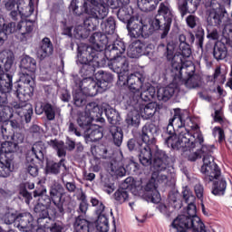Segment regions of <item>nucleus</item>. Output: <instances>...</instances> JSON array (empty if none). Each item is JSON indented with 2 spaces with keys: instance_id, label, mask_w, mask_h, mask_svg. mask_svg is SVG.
Returning <instances> with one entry per match:
<instances>
[{
  "instance_id": "f257e3e1",
  "label": "nucleus",
  "mask_w": 232,
  "mask_h": 232,
  "mask_svg": "<svg viewBox=\"0 0 232 232\" xmlns=\"http://www.w3.org/2000/svg\"><path fill=\"white\" fill-rule=\"evenodd\" d=\"M183 200L186 202L187 213L179 215L171 223V226L177 232H208L206 225L202 219L197 216V205L195 204L197 198L191 190L185 188L182 191Z\"/></svg>"
},
{
  "instance_id": "f03ea898",
  "label": "nucleus",
  "mask_w": 232,
  "mask_h": 232,
  "mask_svg": "<svg viewBox=\"0 0 232 232\" xmlns=\"http://www.w3.org/2000/svg\"><path fill=\"white\" fill-rule=\"evenodd\" d=\"M20 82H23L22 85ZM16 82L14 85V93L19 99L21 102L14 105V110H17L19 117L22 121H24L26 124L32 122V117L34 115V107L32 104L26 102L34 97V91L35 90V79L30 80V82Z\"/></svg>"
},
{
  "instance_id": "7ed1b4c3",
  "label": "nucleus",
  "mask_w": 232,
  "mask_h": 232,
  "mask_svg": "<svg viewBox=\"0 0 232 232\" xmlns=\"http://www.w3.org/2000/svg\"><path fill=\"white\" fill-rule=\"evenodd\" d=\"M83 10L90 15L83 21L87 32H95L99 28V20L108 15V6H113L111 0H83Z\"/></svg>"
},
{
  "instance_id": "20e7f679",
  "label": "nucleus",
  "mask_w": 232,
  "mask_h": 232,
  "mask_svg": "<svg viewBox=\"0 0 232 232\" xmlns=\"http://www.w3.org/2000/svg\"><path fill=\"white\" fill-rule=\"evenodd\" d=\"M76 64L80 67V75L84 79H90L95 74V64L106 66L104 56L97 54L93 47L84 45L78 50Z\"/></svg>"
},
{
  "instance_id": "39448f33",
  "label": "nucleus",
  "mask_w": 232,
  "mask_h": 232,
  "mask_svg": "<svg viewBox=\"0 0 232 232\" xmlns=\"http://www.w3.org/2000/svg\"><path fill=\"white\" fill-rule=\"evenodd\" d=\"M33 32L34 24L32 22L20 21L17 24L14 22L6 24L5 18L0 15V36H2L3 44L8 39V35H12V34H16L17 41L26 44L34 37Z\"/></svg>"
},
{
  "instance_id": "423d86ee",
  "label": "nucleus",
  "mask_w": 232,
  "mask_h": 232,
  "mask_svg": "<svg viewBox=\"0 0 232 232\" xmlns=\"http://www.w3.org/2000/svg\"><path fill=\"white\" fill-rule=\"evenodd\" d=\"M207 10V23L208 26H226L229 23V14L226 7L218 0H205Z\"/></svg>"
},
{
  "instance_id": "0eeeda50",
  "label": "nucleus",
  "mask_w": 232,
  "mask_h": 232,
  "mask_svg": "<svg viewBox=\"0 0 232 232\" xmlns=\"http://www.w3.org/2000/svg\"><path fill=\"white\" fill-rule=\"evenodd\" d=\"M14 56L8 54V53H0V92H12L14 88V73L12 66L14 65Z\"/></svg>"
},
{
  "instance_id": "6e6552de",
  "label": "nucleus",
  "mask_w": 232,
  "mask_h": 232,
  "mask_svg": "<svg viewBox=\"0 0 232 232\" xmlns=\"http://www.w3.org/2000/svg\"><path fill=\"white\" fill-rule=\"evenodd\" d=\"M195 40L198 48H204V29L202 27H198L195 34L193 33L179 34V51L185 59L191 57V46L189 44H193Z\"/></svg>"
},
{
  "instance_id": "1a4fd4ad",
  "label": "nucleus",
  "mask_w": 232,
  "mask_h": 232,
  "mask_svg": "<svg viewBox=\"0 0 232 232\" xmlns=\"http://www.w3.org/2000/svg\"><path fill=\"white\" fill-rule=\"evenodd\" d=\"M201 153L203 157V165L201 166V173L206 175V180H213L222 177V170L217 163L215 158L211 155L213 151L209 146H202Z\"/></svg>"
},
{
  "instance_id": "9d476101",
  "label": "nucleus",
  "mask_w": 232,
  "mask_h": 232,
  "mask_svg": "<svg viewBox=\"0 0 232 232\" xmlns=\"http://www.w3.org/2000/svg\"><path fill=\"white\" fill-rule=\"evenodd\" d=\"M64 188L60 183H54L50 187L49 197L54 207L50 208L52 218H63L66 211L64 210Z\"/></svg>"
},
{
  "instance_id": "9b49d317",
  "label": "nucleus",
  "mask_w": 232,
  "mask_h": 232,
  "mask_svg": "<svg viewBox=\"0 0 232 232\" xmlns=\"http://www.w3.org/2000/svg\"><path fill=\"white\" fill-rule=\"evenodd\" d=\"M153 172L158 175L156 182L159 184H166L168 182V175L162 174V171H169V168H173L171 158L166 154L164 150H156L153 160Z\"/></svg>"
},
{
  "instance_id": "f8f14e48",
  "label": "nucleus",
  "mask_w": 232,
  "mask_h": 232,
  "mask_svg": "<svg viewBox=\"0 0 232 232\" xmlns=\"http://www.w3.org/2000/svg\"><path fill=\"white\" fill-rule=\"evenodd\" d=\"M144 81H146L144 74L139 72L129 75V92L126 94V97L129 99L127 101L129 106L135 108V106L139 104V100L140 99V91L143 88Z\"/></svg>"
},
{
  "instance_id": "ddd939ff",
  "label": "nucleus",
  "mask_w": 232,
  "mask_h": 232,
  "mask_svg": "<svg viewBox=\"0 0 232 232\" xmlns=\"http://www.w3.org/2000/svg\"><path fill=\"white\" fill-rule=\"evenodd\" d=\"M104 113L111 126L109 128V131L111 135L112 140L118 148L122 146V140L124 139V132L121 127L116 126V124L121 121V115L113 108H107Z\"/></svg>"
},
{
  "instance_id": "4468645a",
  "label": "nucleus",
  "mask_w": 232,
  "mask_h": 232,
  "mask_svg": "<svg viewBox=\"0 0 232 232\" xmlns=\"http://www.w3.org/2000/svg\"><path fill=\"white\" fill-rule=\"evenodd\" d=\"M140 165L139 163L130 160L126 168H124V162L121 158H113L108 163L107 169L111 175H115L116 177H124L126 171L130 175H135L139 171Z\"/></svg>"
},
{
  "instance_id": "2eb2a0df",
  "label": "nucleus",
  "mask_w": 232,
  "mask_h": 232,
  "mask_svg": "<svg viewBox=\"0 0 232 232\" xmlns=\"http://www.w3.org/2000/svg\"><path fill=\"white\" fill-rule=\"evenodd\" d=\"M37 72V61L30 55H25L20 62V82H30L35 79V72Z\"/></svg>"
},
{
  "instance_id": "dca6fc26",
  "label": "nucleus",
  "mask_w": 232,
  "mask_h": 232,
  "mask_svg": "<svg viewBox=\"0 0 232 232\" xmlns=\"http://www.w3.org/2000/svg\"><path fill=\"white\" fill-rule=\"evenodd\" d=\"M127 29L131 39H139V37L148 39L151 35V32L148 29V24L142 21V17L139 15L130 20L127 24Z\"/></svg>"
},
{
  "instance_id": "f3484780",
  "label": "nucleus",
  "mask_w": 232,
  "mask_h": 232,
  "mask_svg": "<svg viewBox=\"0 0 232 232\" xmlns=\"http://www.w3.org/2000/svg\"><path fill=\"white\" fill-rule=\"evenodd\" d=\"M180 150L183 153L192 151L195 148H202L204 145V136L202 132H198L193 135L187 133L179 136Z\"/></svg>"
},
{
  "instance_id": "a211bd4d",
  "label": "nucleus",
  "mask_w": 232,
  "mask_h": 232,
  "mask_svg": "<svg viewBox=\"0 0 232 232\" xmlns=\"http://www.w3.org/2000/svg\"><path fill=\"white\" fill-rule=\"evenodd\" d=\"M159 126L155 125V123H145L140 132V137L143 144H147L149 146H157V137L159 136Z\"/></svg>"
},
{
  "instance_id": "6ab92c4d",
  "label": "nucleus",
  "mask_w": 232,
  "mask_h": 232,
  "mask_svg": "<svg viewBox=\"0 0 232 232\" xmlns=\"http://www.w3.org/2000/svg\"><path fill=\"white\" fill-rule=\"evenodd\" d=\"M157 172L151 174L150 179L146 184L143 193V198L147 202H152V204H159L160 202V193L157 189Z\"/></svg>"
},
{
  "instance_id": "aec40b11",
  "label": "nucleus",
  "mask_w": 232,
  "mask_h": 232,
  "mask_svg": "<svg viewBox=\"0 0 232 232\" xmlns=\"http://www.w3.org/2000/svg\"><path fill=\"white\" fill-rule=\"evenodd\" d=\"M189 119V115L186 111H182V109H174V115L169 120V125L167 126V135H174L175 133V124L176 128H186V121Z\"/></svg>"
},
{
  "instance_id": "412c9836",
  "label": "nucleus",
  "mask_w": 232,
  "mask_h": 232,
  "mask_svg": "<svg viewBox=\"0 0 232 232\" xmlns=\"http://www.w3.org/2000/svg\"><path fill=\"white\" fill-rule=\"evenodd\" d=\"M232 40L227 35H223L220 41L214 44L213 57L216 61H224L227 57V46H231Z\"/></svg>"
},
{
  "instance_id": "4be33fe9",
  "label": "nucleus",
  "mask_w": 232,
  "mask_h": 232,
  "mask_svg": "<svg viewBox=\"0 0 232 232\" xmlns=\"http://www.w3.org/2000/svg\"><path fill=\"white\" fill-rule=\"evenodd\" d=\"M92 45H89L93 48L97 55H102L104 57V52L106 50V44H108V36L101 32H96L92 34L89 39Z\"/></svg>"
},
{
  "instance_id": "5701e85b",
  "label": "nucleus",
  "mask_w": 232,
  "mask_h": 232,
  "mask_svg": "<svg viewBox=\"0 0 232 232\" xmlns=\"http://www.w3.org/2000/svg\"><path fill=\"white\" fill-rule=\"evenodd\" d=\"M16 227L20 231L30 232L32 229H35L37 221L34 219V216L30 212H24L17 214Z\"/></svg>"
},
{
  "instance_id": "b1692460",
  "label": "nucleus",
  "mask_w": 232,
  "mask_h": 232,
  "mask_svg": "<svg viewBox=\"0 0 232 232\" xmlns=\"http://www.w3.org/2000/svg\"><path fill=\"white\" fill-rule=\"evenodd\" d=\"M109 61L108 66L114 72V73H121V72H130V62L128 57L123 55H117L114 58H105Z\"/></svg>"
},
{
  "instance_id": "393cba45",
  "label": "nucleus",
  "mask_w": 232,
  "mask_h": 232,
  "mask_svg": "<svg viewBox=\"0 0 232 232\" xmlns=\"http://www.w3.org/2000/svg\"><path fill=\"white\" fill-rule=\"evenodd\" d=\"M157 17H162L161 19L166 22L165 25V35L169 34L171 28V23H173V10L169 7V4L162 2L160 4Z\"/></svg>"
},
{
  "instance_id": "a878e982",
  "label": "nucleus",
  "mask_w": 232,
  "mask_h": 232,
  "mask_svg": "<svg viewBox=\"0 0 232 232\" xmlns=\"http://www.w3.org/2000/svg\"><path fill=\"white\" fill-rule=\"evenodd\" d=\"M157 148V145L151 146L148 144H143L140 150H138L140 151V164H142V166H151V164L153 165V160L155 159V154L153 155V151H155L156 153L159 150ZM159 151L161 150H159Z\"/></svg>"
},
{
  "instance_id": "bb28decb",
  "label": "nucleus",
  "mask_w": 232,
  "mask_h": 232,
  "mask_svg": "<svg viewBox=\"0 0 232 232\" xmlns=\"http://www.w3.org/2000/svg\"><path fill=\"white\" fill-rule=\"evenodd\" d=\"M126 44L122 40H116L112 44L108 45L104 52V59H115L117 55H124Z\"/></svg>"
},
{
  "instance_id": "cd10ccee",
  "label": "nucleus",
  "mask_w": 232,
  "mask_h": 232,
  "mask_svg": "<svg viewBox=\"0 0 232 232\" xmlns=\"http://www.w3.org/2000/svg\"><path fill=\"white\" fill-rule=\"evenodd\" d=\"M6 93L10 92L0 91V122H6L8 119H12V109L8 106V98Z\"/></svg>"
},
{
  "instance_id": "c85d7f7f",
  "label": "nucleus",
  "mask_w": 232,
  "mask_h": 232,
  "mask_svg": "<svg viewBox=\"0 0 232 232\" xmlns=\"http://www.w3.org/2000/svg\"><path fill=\"white\" fill-rule=\"evenodd\" d=\"M57 112V106L50 103L49 102H44L40 107H35L36 115H43L44 113L47 121H55V115Z\"/></svg>"
},
{
  "instance_id": "c756f323",
  "label": "nucleus",
  "mask_w": 232,
  "mask_h": 232,
  "mask_svg": "<svg viewBox=\"0 0 232 232\" xmlns=\"http://www.w3.org/2000/svg\"><path fill=\"white\" fill-rule=\"evenodd\" d=\"M51 55H53V44L50 38L44 37L39 44L37 57L40 61H44V59L51 57Z\"/></svg>"
},
{
  "instance_id": "7c9ffc66",
  "label": "nucleus",
  "mask_w": 232,
  "mask_h": 232,
  "mask_svg": "<svg viewBox=\"0 0 232 232\" xmlns=\"http://www.w3.org/2000/svg\"><path fill=\"white\" fill-rule=\"evenodd\" d=\"M208 182H212L211 193L214 197H224L226 195L227 181L224 176L208 180Z\"/></svg>"
},
{
  "instance_id": "2f4dec72",
  "label": "nucleus",
  "mask_w": 232,
  "mask_h": 232,
  "mask_svg": "<svg viewBox=\"0 0 232 232\" xmlns=\"http://www.w3.org/2000/svg\"><path fill=\"white\" fill-rule=\"evenodd\" d=\"M104 129L99 125H91L84 130V138L85 140L89 142H97V140H101L104 137Z\"/></svg>"
},
{
  "instance_id": "473e14b6",
  "label": "nucleus",
  "mask_w": 232,
  "mask_h": 232,
  "mask_svg": "<svg viewBox=\"0 0 232 232\" xmlns=\"http://www.w3.org/2000/svg\"><path fill=\"white\" fill-rule=\"evenodd\" d=\"M180 71L179 73L182 74V70H185V73L188 74V79L185 82V86L188 90H193L195 88L200 87V77L197 74H195V67H192L190 72H188V70H189V67H179Z\"/></svg>"
},
{
  "instance_id": "72a5a7b5",
  "label": "nucleus",
  "mask_w": 232,
  "mask_h": 232,
  "mask_svg": "<svg viewBox=\"0 0 232 232\" xmlns=\"http://www.w3.org/2000/svg\"><path fill=\"white\" fill-rule=\"evenodd\" d=\"M106 207L104 204H101L100 208L96 210L98 214V218L96 220V229L100 232H108L110 231V223L108 221V217L104 214V209Z\"/></svg>"
},
{
  "instance_id": "f704fd0d",
  "label": "nucleus",
  "mask_w": 232,
  "mask_h": 232,
  "mask_svg": "<svg viewBox=\"0 0 232 232\" xmlns=\"http://www.w3.org/2000/svg\"><path fill=\"white\" fill-rule=\"evenodd\" d=\"M34 211L38 216V218H37L38 227L46 220H49L50 222H52V218H52V215H50L48 208L43 204H41L39 201H37V204L34 205Z\"/></svg>"
},
{
  "instance_id": "c9c22d12",
  "label": "nucleus",
  "mask_w": 232,
  "mask_h": 232,
  "mask_svg": "<svg viewBox=\"0 0 232 232\" xmlns=\"http://www.w3.org/2000/svg\"><path fill=\"white\" fill-rule=\"evenodd\" d=\"M132 48L134 52H136L137 55L131 57H140V55H150V53H151V50H153V44L137 40L133 43Z\"/></svg>"
},
{
  "instance_id": "e433bc0d",
  "label": "nucleus",
  "mask_w": 232,
  "mask_h": 232,
  "mask_svg": "<svg viewBox=\"0 0 232 232\" xmlns=\"http://www.w3.org/2000/svg\"><path fill=\"white\" fill-rule=\"evenodd\" d=\"M73 232H93V223L83 218L82 216H78L73 223Z\"/></svg>"
},
{
  "instance_id": "4c0bfd02",
  "label": "nucleus",
  "mask_w": 232,
  "mask_h": 232,
  "mask_svg": "<svg viewBox=\"0 0 232 232\" xmlns=\"http://www.w3.org/2000/svg\"><path fill=\"white\" fill-rule=\"evenodd\" d=\"M148 30L150 31V35L153 34V32H157L159 30L161 33V39H165L168 34H166V21L161 19L160 17L155 16L153 20H151L150 24H148Z\"/></svg>"
},
{
  "instance_id": "58836bf2",
  "label": "nucleus",
  "mask_w": 232,
  "mask_h": 232,
  "mask_svg": "<svg viewBox=\"0 0 232 232\" xmlns=\"http://www.w3.org/2000/svg\"><path fill=\"white\" fill-rule=\"evenodd\" d=\"M97 82L99 83L102 92H106L110 88V83L113 82V74L103 71L98 72L96 74Z\"/></svg>"
},
{
  "instance_id": "ea45409f",
  "label": "nucleus",
  "mask_w": 232,
  "mask_h": 232,
  "mask_svg": "<svg viewBox=\"0 0 232 232\" xmlns=\"http://www.w3.org/2000/svg\"><path fill=\"white\" fill-rule=\"evenodd\" d=\"M24 141V135L21 132L14 131L11 136V141H5V146H7L9 150L13 152V154L17 151L19 148V144H23Z\"/></svg>"
},
{
  "instance_id": "a19ab883",
  "label": "nucleus",
  "mask_w": 232,
  "mask_h": 232,
  "mask_svg": "<svg viewBox=\"0 0 232 232\" xmlns=\"http://www.w3.org/2000/svg\"><path fill=\"white\" fill-rule=\"evenodd\" d=\"M66 160L62 159L60 162H55L53 160H47L45 166L46 175H59L61 173V168H66L64 161Z\"/></svg>"
},
{
  "instance_id": "79ce46f5",
  "label": "nucleus",
  "mask_w": 232,
  "mask_h": 232,
  "mask_svg": "<svg viewBox=\"0 0 232 232\" xmlns=\"http://www.w3.org/2000/svg\"><path fill=\"white\" fill-rule=\"evenodd\" d=\"M140 99L143 100L144 102H151L157 99V89L148 83L146 89L142 87L141 92L140 91Z\"/></svg>"
},
{
  "instance_id": "37998d69",
  "label": "nucleus",
  "mask_w": 232,
  "mask_h": 232,
  "mask_svg": "<svg viewBox=\"0 0 232 232\" xmlns=\"http://www.w3.org/2000/svg\"><path fill=\"white\" fill-rule=\"evenodd\" d=\"M133 9L128 6H121L117 12V17L121 23L128 24L130 21H133L137 16H133Z\"/></svg>"
},
{
  "instance_id": "c03bdc74",
  "label": "nucleus",
  "mask_w": 232,
  "mask_h": 232,
  "mask_svg": "<svg viewBox=\"0 0 232 232\" xmlns=\"http://www.w3.org/2000/svg\"><path fill=\"white\" fill-rule=\"evenodd\" d=\"M91 153L94 157V159H110V151L108 148L104 146V144H97L91 146Z\"/></svg>"
},
{
  "instance_id": "a18cd8bd",
  "label": "nucleus",
  "mask_w": 232,
  "mask_h": 232,
  "mask_svg": "<svg viewBox=\"0 0 232 232\" xmlns=\"http://www.w3.org/2000/svg\"><path fill=\"white\" fill-rule=\"evenodd\" d=\"M53 218L52 223L48 222V219L44 220L38 227H44V229H49L51 232H63L64 230V224L63 221Z\"/></svg>"
},
{
  "instance_id": "49530a36",
  "label": "nucleus",
  "mask_w": 232,
  "mask_h": 232,
  "mask_svg": "<svg viewBox=\"0 0 232 232\" xmlns=\"http://www.w3.org/2000/svg\"><path fill=\"white\" fill-rule=\"evenodd\" d=\"M157 104L153 102H150L147 105H140V113L144 121H148L157 113Z\"/></svg>"
},
{
  "instance_id": "de8ad7c7",
  "label": "nucleus",
  "mask_w": 232,
  "mask_h": 232,
  "mask_svg": "<svg viewBox=\"0 0 232 232\" xmlns=\"http://www.w3.org/2000/svg\"><path fill=\"white\" fill-rule=\"evenodd\" d=\"M44 150V144L43 143V141H38L34 143L31 150V153H32L31 157L33 159H36L38 162H40L41 164L44 162V153L43 152Z\"/></svg>"
},
{
  "instance_id": "09e8293b",
  "label": "nucleus",
  "mask_w": 232,
  "mask_h": 232,
  "mask_svg": "<svg viewBox=\"0 0 232 232\" xmlns=\"http://www.w3.org/2000/svg\"><path fill=\"white\" fill-rule=\"evenodd\" d=\"M101 28L103 34L107 35H113L115 34V30L117 28V24L115 23V18L111 16L106 19V21H102L101 24Z\"/></svg>"
},
{
  "instance_id": "8fccbe9b",
  "label": "nucleus",
  "mask_w": 232,
  "mask_h": 232,
  "mask_svg": "<svg viewBox=\"0 0 232 232\" xmlns=\"http://www.w3.org/2000/svg\"><path fill=\"white\" fill-rule=\"evenodd\" d=\"M93 122V117L89 112H81L77 118V124L82 128V130H88L90 126H93L92 124Z\"/></svg>"
},
{
  "instance_id": "3c124183",
  "label": "nucleus",
  "mask_w": 232,
  "mask_h": 232,
  "mask_svg": "<svg viewBox=\"0 0 232 232\" xmlns=\"http://www.w3.org/2000/svg\"><path fill=\"white\" fill-rule=\"evenodd\" d=\"M25 160L26 171L31 175V177H37V175H39V166H37L35 160L28 154Z\"/></svg>"
},
{
  "instance_id": "603ef678",
  "label": "nucleus",
  "mask_w": 232,
  "mask_h": 232,
  "mask_svg": "<svg viewBox=\"0 0 232 232\" xmlns=\"http://www.w3.org/2000/svg\"><path fill=\"white\" fill-rule=\"evenodd\" d=\"M173 95H175V88L173 87L167 86L157 91L158 101H163L164 102L169 101Z\"/></svg>"
},
{
  "instance_id": "864d4df0",
  "label": "nucleus",
  "mask_w": 232,
  "mask_h": 232,
  "mask_svg": "<svg viewBox=\"0 0 232 232\" xmlns=\"http://www.w3.org/2000/svg\"><path fill=\"white\" fill-rule=\"evenodd\" d=\"M125 122L129 128L130 126L138 128L139 124H140V113H139V111H131L129 112L125 119Z\"/></svg>"
},
{
  "instance_id": "5fc2aeb1",
  "label": "nucleus",
  "mask_w": 232,
  "mask_h": 232,
  "mask_svg": "<svg viewBox=\"0 0 232 232\" xmlns=\"http://www.w3.org/2000/svg\"><path fill=\"white\" fill-rule=\"evenodd\" d=\"M47 144L53 150H56L58 157H66V150H64V141L51 140L47 141Z\"/></svg>"
},
{
  "instance_id": "6e6d98bb",
  "label": "nucleus",
  "mask_w": 232,
  "mask_h": 232,
  "mask_svg": "<svg viewBox=\"0 0 232 232\" xmlns=\"http://www.w3.org/2000/svg\"><path fill=\"white\" fill-rule=\"evenodd\" d=\"M12 162H14V160L0 161V177L3 179L10 177V173H12Z\"/></svg>"
},
{
  "instance_id": "4d7b16f0",
  "label": "nucleus",
  "mask_w": 232,
  "mask_h": 232,
  "mask_svg": "<svg viewBox=\"0 0 232 232\" xmlns=\"http://www.w3.org/2000/svg\"><path fill=\"white\" fill-rule=\"evenodd\" d=\"M165 144L171 150H180V140L177 133L170 134L165 138Z\"/></svg>"
},
{
  "instance_id": "13d9d810",
  "label": "nucleus",
  "mask_w": 232,
  "mask_h": 232,
  "mask_svg": "<svg viewBox=\"0 0 232 232\" xmlns=\"http://www.w3.org/2000/svg\"><path fill=\"white\" fill-rule=\"evenodd\" d=\"M14 152L10 150L8 145H5V142H3L0 148V162L14 160Z\"/></svg>"
},
{
  "instance_id": "bf43d9fd",
  "label": "nucleus",
  "mask_w": 232,
  "mask_h": 232,
  "mask_svg": "<svg viewBox=\"0 0 232 232\" xmlns=\"http://www.w3.org/2000/svg\"><path fill=\"white\" fill-rule=\"evenodd\" d=\"M113 197L118 204H124V202H128L130 194L126 188H118L113 194Z\"/></svg>"
},
{
  "instance_id": "052dcab7",
  "label": "nucleus",
  "mask_w": 232,
  "mask_h": 232,
  "mask_svg": "<svg viewBox=\"0 0 232 232\" xmlns=\"http://www.w3.org/2000/svg\"><path fill=\"white\" fill-rule=\"evenodd\" d=\"M178 10H179L181 17L188 15V14H195V11H191V5H189L188 4V1H186V0H180L178 3Z\"/></svg>"
},
{
  "instance_id": "680f3d73",
  "label": "nucleus",
  "mask_w": 232,
  "mask_h": 232,
  "mask_svg": "<svg viewBox=\"0 0 232 232\" xmlns=\"http://www.w3.org/2000/svg\"><path fill=\"white\" fill-rule=\"evenodd\" d=\"M87 90H88L87 95L89 97H95V95H97V93H102V92H103L97 82H92L88 85Z\"/></svg>"
},
{
  "instance_id": "e2e57ef3",
  "label": "nucleus",
  "mask_w": 232,
  "mask_h": 232,
  "mask_svg": "<svg viewBox=\"0 0 232 232\" xmlns=\"http://www.w3.org/2000/svg\"><path fill=\"white\" fill-rule=\"evenodd\" d=\"M74 105H76L78 108H81L86 104V98L83 96L82 92H75L72 94Z\"/></svg>"
},
{
  "instance_id": "0e129e2a",
  "label": "nucleus",
  "mask_w": 232,
  "mask_h": 232,
  "mask_svg": "<svg viewBox=\"0 0 232 232\" xmlns=\"http://www.w3.org/2000/svg\"><path fill=\"white\" fill-rule=\"evenodd\" d=\"M2 220L7 226H11V224L17 226V214L7 212L3 216Z\"/></svg>"
},
{
  "instance_id": "69168bd1",
  "label": "nucleus",
  "mask_w": 232,
  "mask_h": 232,
  "mask_svg": "<svg viewBox=\"0 0 232 232\" xmlns=\"http://www.w3.org/2000/svg\"><path fill=\"white\" fill-rule=\"evenodd\" d=\"M118 75L117 84L120 86H128L130 81V75H128V71H121V72H116Z\"/></svg>"
},
{
  "instance_id": "338daca9",
  "label": "nucleus",
  "mask_w": 232,
  "mask_h": 232,
  "mask_svg": "<svg viewBox=\"0 0 232 232\" xmlns=\"http://www.w3.org/2000/svg\"><path fill=\"white\" fill-rule=\"evenodd\" d=\"M144 143L140 141H137L135 139H130L127 142V147L130 151H140Z\"/></svg>"
},
{
  "instance_id": "774afa93",
  "label": "nucleus",
  "mask_w": 232,
  "mask_h": 232,
  "mask_svg": "<svg viewBox=\"0 0 232 232\" xmlns=\"http://www.w3.org/2000/svg\"><path fill=\"white\" fill-rule=\"evenodd\" d=\"M69 12L76 17H80V15H82V9L79 8V5H77V2L73 0L71 2L69 5Z\"/></svg>"
}]
</instances>
